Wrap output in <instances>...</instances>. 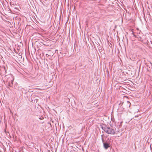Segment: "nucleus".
I'll return each mask as SVG.
<instances>
[{
    "label": "nucleus",
    "mask_w": 152,
    "mask_h": 152,
    "mask_svg": "<svg viewBox=\"0 0 152 152\" xmlns=\"http://www.w3.org/2000/svg\"><path fill=\"white\" fill-rule=\"evenodd\" d=\"M33 125L34 127H36V125L35 124H34Z\"/></svg>",
    "instance_id": "obj_5"
},
{
    "label": "nucleus",
    "mask_w": 152,
    "mask_h": 152,
    "mask_svg": "<svg viewBox=\"0 0 152 152\" xmlns=\"http://www.w3.org/2000/svg\"><path fill=\"white\" fill-rule=\"evenodd\" d=\"M101 128L105 132L108 134H114L115 133V129L112 128L104 126H102Z\"/></svg>",
    "instance_id": "obj_1"
},
{
    "label": "nucleus",
    "mask_w": 152,
    "mask_h": 152,
    "mask_svg": "<svg viewBox=\"0 0 152 152\" xmlns=\"http://www.w3.org/2000/svg\"><path fill=\"white\" fill-rule=\"evenodd\" d=\"M134 36H135V37H135V35H134Z\"/></svg>",
    "instance_id": "obj_7"
},
{
    "label": "nucleus",
    "mask_w": 152,
    "mask_h": 152,
    "mask_svg": "<svg viewBox=\"0 0 152 152\" xmlns=\"http://www.w3.org/2000/svg\"><path fill=\"white\" fill-rule=\"evenodd\" d=\"M14 78L12 76H10L7 79L6 83L8 84V86L10 87H12L13 85Z\"/></svg>",
    "instance_id": "obj_2"
},
{
    "label": "nucleus",
    "mask_w": 152,
    "mask_h": 152,
    "mask_svg": "<svg viewBox=\"0 0 152 152\" xmlns=\"http://www.w3.org/2000/svg\"><path fill=\"white\" fill-rule=\"evenodd\" d=\"M103 136H104V134H102V142L103 143V144L104 143H105V142H104V141L103 138Z\"/></svg>",
    "instance_id": "obj_4"
},
{
    "label": "nucleus",
    "mask_w": 152,
    "mask_h": 152,
    "mask_svg": "<svg viewBox=\"0 0 152 152\" xmlns=\"http://www.w3.org/2000/svg\"><path fill=\"white\" fill-rule=\"evenodd\" d=\"M35 100H36V102H37L38 99H36Z\"/></svg>",
    "instance_id": "obj_6"
},
{
    "label": "nucleus",
    "mask_w": 152,
    "mask_h": 152,
    "mask_svg": "<svg viewBox=\"0 0 152 152\" xmlns=\"http://www.w3.org/2000/svg\"><path fill=\"white\" fill-rule=\"evenodd\" d=\"M103 144L104 147L106 149H107L110 146V144L107 142V140H106L105 143H104Z\"/></svg>",
    "instance_id": "obj_3"
}]
</instances>
